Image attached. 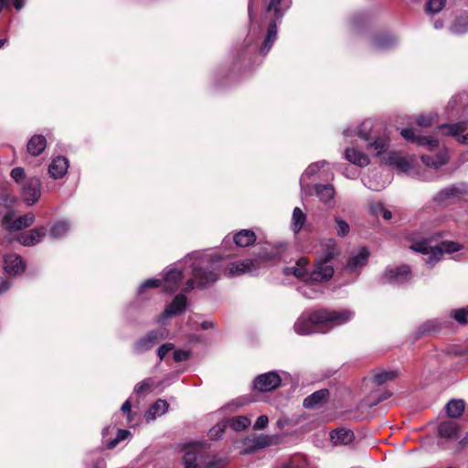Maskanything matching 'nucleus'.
<instances>
[{
	"label": "nucleus",
	"mask_w": 468,
	"mask_h": 468,
	"mask_svg": "<svg viewBox=\"0 0 468 468\" xmlns=\"http://www.w3.org/2000/svg\"><path fill=\"white\" fill-rule=\"evenodd\" d=\"M351 309H319L303 313L294 323V331L301 335L316 333L325 334L335 327L344 325L354 319Z\"/></svg>",
	"instance_id": "f257e3e1"
},
{
	"label": "nucleus",
	"mask_w": 468,
	"mask_h": 468,
	"mask_svg": "<svg viewBox=\"0 0 468 468\" xmlns=\"http://www.w3.org/2000/svg\"><path fill=\"white\" fill-rule=\"evenodd\" d=\"M226 258L214 252L188 254L185 261L190 262L193 277L187 280L185 292H189L196 287L202 289L216 282L223 271Z\"/></svg>",
	"instance_id": "f03ea898"
},
{
	"label": "nucleus",
	"mask_w": 468,
	"mask_h": 468,
	"mask_svg": "<svg viewBox=\"0 0 468 468\" xmlns=\"http://www.w3.org/2000/svg\"><path fill=\"white\" fill-rule=\"evenodd\" d=\"M432 233H425L421 239H412L413 243L410 246L412 250L422 253L427 257L424 258V264L427 268H433L442 258L443 253H453L461 250L463 246L455 241H442L439 245H432Z\"/></svg>",
	"instance_id": "7ed1b4c3"
},
{
	"label": "nucleus",
	"mask_w": 468,
	"mask_h": 468,
	"mask_svg": "<svg viewBox=\"0 0 468 468\" xmlns=\"http://www.w3.org/2000/svg\"><path fill=\"white\" fill-rule=\"evenodd\" d=\"M184 468H219L222 461L215 455L205 454L200 446L191 444L185 447Z\"/></svg>",
	"instance_id": "20e7f679"
},
{
	"label": "nucleus",
	"mask_w": 468,
	"mask_h": 468,
	"mask_svg": "<svg viewBox=\"0 0 468 468\" xmlns=\"http://www.w3.org/2000/svg\"><path fill=\"white\" fill-rule=\"evenodd\" d=\"M468 195V185L464 182L451 185L432 198V201L440 207H446L460 200L463 196Z\"/></svg>",
	"instance_id": "39448f33"
},
{
	"label": "nucleus",
	"mask_w": 468,
	"mask_h": 468,
	"mask_svg": "<svg viewBox=\"0 0 468 468\" xmlns=\"http://www.w3.org/2000/svg\"><path fill=\"white\" fill-rule=\"evenodd\" d=\"M412 279L410 267L400 265L396 267H387L380 277L382 283H388L395 286L404 285Z\"/></svg>",
	"instance_id": "423d86ee"
},
{
	"label": "nucleus",
	"mask_w": 468,
	"mask_h": 468,
	"mask_svg": "<svg viewBox=\"0 0 468 468\" xmlns=\"http://www.w3.org/2000/svg\"><path fill=\"white\" fill-rule=\"evenodd\" d=\"M167 337V331L165 328L154 329L148 332L144 336L138 339L133 346L135 354H143L152 349L156 344Z\"/></svg>",
	"instance_id": "0eeeda50"
},
{
	"label": "nucleus",
	"mask_w": 468,
	"mask_h": 468,
	"mask_svg": "<svg viewBox=\"0 0 468 468\" xmlns=\"http://www.w3.org/2000/svg\"><path fill=\"white\" fill-rule=\"evenodd\" d=\"M401 136L408 142L416 144L419 146L426 147L432 151L439 145V140L432 135L425 136L417 134V131L413 128H404L400 131Z\"/></svg>",
	"instance_id": "6e6552de"
},
{
	"label": "nucleus",
	"mask_w": 468,
	"mask_h": 468,
	"mask_svg": "<svg viewBox=\"0 0 468 468\" xmlns=\"http://www.w3.org/2000/svg\"><path fill=\"white\" fill-rule=\"evenodd\" d=\"M282 379L280 375L275 371L258 376L254 382V388L260 392H269L277 388L281 385Z\"/></svg>",
	"instance_id": "1a4fd4ad"
},
{
	"label": "nucleus",
	"mask_w": 468,
	"mask_h": 468,
	"mask_svg": "<svg viewBox=\"0 0 468 468\" xmlns=\"http://www.w3.org/2000/svg\"><path fill=\"white\" fill-rule=\"evenodd\" d=\"M467 128L465 122L456 123H442L436 127L435 132L441 133L443 135L457 137V141L463 144H468V133L464 135H460Z\"/></svg>",
	"instance_id": "9d476101"
},
{
	"label": "nucleus",
	"mask_w": 468,
	"mask_h": 468,
	"mask_svg": "<svg viewBox=\"0 0 468 468\" xmlns=\"http://www.w3.org/2000/svg\"><path fill=\"white\" fill-rule=\"evenodd\" d=\"M41 195V182L37 177L28 178L22 187V197L27 206L35 204Z\"/></svg>",
	"instance_id": "9b49d317"
},
{
	"label": "nucleus",
	"mask_w": 468,
	"mask_h": 468,
	"mask_svg": "<svg viewBox=\"0 0 468 468\" xmlns=\"http://www.w3.org/2000/svg\"><path fill=\"white\" fill-rule=\"evenodd\" d=\"M275 437L267 435V434H260L253 438H248L244 441V449L242 453L250 454L257 451L262 450L266 447H269L274 443Z\"/></svg>",
	"instance_id": "f8f14e48"
},
{
	"label": "nucleus",
	"mask_w": 468,
	"mask_h": 468,
	"mask_svg": "<svg viewBox=\"0 0 468 468\" xmlns=\"http://www.w3.org/2000/svg\"><path fill=\"white\" fill-rule=\"evenodd\" d=\"M369 250L363 247L360 248L357 252L353 253L348 259L346 270L350 273H357L364 267L369 259Z\"/></svg>",
	"instance_id": "ddd939ff"
},
{
	"label": "nucleus",
	"mask_w": 468,
	"mask_h": 468,
	"mask_svg": "<svg viewBox=\"0 0 468 468\" xmlns=\"http://www.w3.org/2000/svg\"><path fill=\"white\" fill-rule=\"evenodd\" d=\"M335 273L334 267L328 261L316 260L315 267L310 273L311 280L323 282L329 281Z\"/></svg>",
	"instance_id": "4468645a"
},
{
	"label": "nucleus",
	"mask_w": 468,
	"mask_h": 468,
	"mask_svg": "<svg viewBox=\"0 0 468 468\" xmlns=\"http://www.w3.org/2000/svg\"><path fill=\"white\" fill-rule=\"evenodd\" d=\"M373 130V122L370 120H365L356 128H347L344 130L343 134L345 137H358L364 144H366L371 137Z\"/></svg>",
	"instance_id": "2eb2a0df"
},
{
	"label": "nucleus",
	"mask_w": 468,
	"mask_h": 468,
	"mask_svg": "<svg viewBox=\"0 0 468 468\" xmlns=\"http://www.w3.org/2000/svg\"><path fill=\"white\" fill-rule=\"evenodd\" d=\"M389 146V140L386 134L374 135L366 144V150L376 156L384 154Z\"/></svg>",
	"instance_id": "dca6fc26"
},
{
	"label": "nucleus",
	"mask_w": 468,
	"mask_h": 468,
	"mask_svg": "<svg viewBox=\"0 0 468 468\" xmlns=\"http://www.w3.org/2000/svg\"><path fill=\"white\" fill-rule=\"evenodd\" d=\"M25 262L19 255L10 253L4 256V271L8 275H18L25 271Z\"/></svg>",
	"instance_id": "f3484780"
},
{
	"label": "nucleus",
	"mask_w": 468,
	"mask_h": 468,
	"mask_svg": "<svg viewBox=\"0 0 468 468\" xmlns=\"http://www.w3.org/2000/svg\"><path fill=\"white\" fill-rule=\"evenodd\" d=\"M448 326V322L442 319H431L422 323L415 332L416 337L431 335Z\"/></svg>",
	"instance_id": "a211bd4d"
},
{
	"label": "nucleus",
	"mask_w": 468,
	"mask_h": 468,
	"mask_svg": "<svg viewBox=\"0 0 468 468\" xmlns=\"http://www.w3.org/2000/svg\"><path fill=\"white\" fill-rule=\"evenodd\" d=\"M187 306V299L184 293L177 294L171 303H169L162 314V318H169L178 315L186 310Z\"/></svg>",
	"instance_id": "6ab92c4d"
},
{
	"label": "nucleus",
	"mask_w": 468,
	"mask_h": 468,
	"mask_svg": "<svg viewBox=\"0 0 468 468\" xmlns=\"http://www.w3.org/2000/svg\"><path fill=\"white\" fill-rule=\"evenodd\" d=\"M46 235L44 227L35 228L27 233L19 234L16 240L23 246L30 247L39 243Z\"/></svg>",
	"instance_id": "aec40b11"
},
{
	"label": "nucleus",
	"mask_w": 468,
	"mask_h": 468,
	"mask_svg": "<svg viewBox=\"0 0 468 468\" xmlns=\"http://www.w3.org/2000/svg\"><path fill=\"white\" fill-rule=\"evenodd\" d=\"M338 254L336 240L326 239L321 241L316 260L330 262Z\"/></svg>",
	"instance_id": "412c9836"
},
{
	"label": "nucleus",
	"mask_w": 468,
	"mask_h": 468,
	"mask_svg": "<svg viewBox=\"0 0 468 468\" xmlns=\"http://www.w3.org/2000/svg\"><path fill=\"white\" fill-rule=\"evenodd\" d=\"M69 160L64 156H57L48 165V173L54 179L62 178L68 172Z\"/></svg>",
	"instance_id": "4be33fe9"
},
{
	"label": "nucleus",
	"mask_w": 468,
	"mask_h": 468,
	"mask_svg": "<svg viewBox=\"0 0 468 468\" xmlns=\"http://www.w3.org/2000/svg\"><path fill=\"white\" fill-rule=\"evenodd\" d=\"M459 426L456 422L445 420L437 427V432L441 440L455 441L458 438Z\"/></svg>",
	"instance_id": "5701e85b"
},
{
	"label": "nucleus",
	"mask_w": 468,
	"mask_h": 468,
	"mask_svg": "<svg viewBox=\"0 0 468 468\" xmlns=\"http://www.w3.org/2000/svg\"><path fill=\"white\" fill-rule=\"evenodd\" d=\"M420 158L425 165L438 169L448 162L449 155L448 151L445 148H442L434 155L422 154Z\"/></svg>",
	"instance_id": "b1692460"
},
{
	"label": "nucleus",
	"mask_w": 468,
	"mask_h": 468,
	"mask_svg": "<svg viewBox=\"0 0 468 468\" xmlns=\"http://www.w3.org/2000/svg\"><path fill=\"white\" fill-rule=\"evenodd\" d=\"M344 156L346 160L360 167H365L370 163L369 157L354 146L346 147Z\"/></svg>",
	"instance_id": "393cba45"
},
{
	"label": "nucleus",
	"mask_w": 468,
	"mask_h": 468,
	"mask_svg": "<svg viewBox=\"0 0 468 468\" xmlns=\"http://www.w3.org/2000/svg\"><path fill=\"white\" fill-rule=\"evenodd\" d=\"M298 291L307 299H315L323 292L321 284L311 278L303 282V284L298 287Z\"/></svg>",
	"instance_id": "a878e982"
},
{
	"label": "nucleus",
	"mask_w": 468,
	"mask_h": 468,
	"mask_svg": "<svg viewBox=\"0 0 468 468\" xmlns=\"http://www.w3.org/2000/svg\"><path fill=\"white\" fill-rule=\"evenodd\" d=\"M277 21L272 19L268 26L267 33L260 48V55L266 56L277 37Z\"/></svg>",
	"instance_id": "bb28decb"
},
{
	"label": "nucleus",
	"mask_w": 468,
	"mask_h": 468,
	"mask_svg": "<svg viewBox=\"0 0 468 468\" xmlns=\"http://www.w3.org/2000/svg\"><path fill=\"white\" fill-rule=\"evenodd\" d=\"M183 279V273L179 269L172 268L164 275V282L166 283L165 291L173 292L179 285Z\"/></svg>",
	"instance_id": "cd10ccee"
},
{
	"label": "nucleus",
	"mask_w": 468,
	"mask_h": 468,
	"mask_svg": "<svg viewBox=\"0 0 468 468\" xmlns=\"http://www.w3.org/2000/svg\"><path fill=\"white\" fill-rule=\"evenodd\" d=\"M253 264V261L250 260L231 262L226 268V275L233 277L250 272L252 271Z\"/></svg>",
	"instance_id": "c85d7f7f"
},
{
	"label": "nucleus",
	"mask_w": 468,
	"mask_h": 468,
	"mask_svg": "<svg viewBox=\"0 0 468 468\" xmlns=\"http://www.w3.org/2000/svg\"><path fill=\"white\" fill-rule=\"evenodd\" d=\"M330 439L334 445H347L352 442L354 433L351 430L339 428L330 432Z\"/></svg>",
	"instance_id": "c756f323"
},
{
	"label": "nucleus",
	"mask_w": 468,
	"mask_h": 468,
	"mask_svg": "<svg viewBox=\"0 0 468 468\" xmlns=\"http://www.w3.org/2000/svg\"><path fill=\"white\" fill-rule=\"evenodd\" d=\"M307 260L305 258L300 259L295 266L286 267L283 270L285 275L292 274L303 282L310 279V273L306 269Z\"/></svg>",
	"instance_id": "7c9ffc66"
},
{
	"label": "nucleus",
	"mask_w": 468,
	"mask_h": 468,
	"mask_svg": "<svg viewBox=\"0 0 468 468\" xmlns=\"http://www.w3.org/2000/svg\"><path fill=\"white\" fill-rule=\"evenodd\" d=\"M326 161L322 160L318 162L312 163L308 165V167L304 170L300 177V186L303 191H307L309 188L308 180L312 178L321 168L324 166Z\"/></svg>",
	"instance_id": "2f4dec72"
},
{
	"label": "nucleus",
	"mask_w": 468,
	"mask_h": 468,
	"mask_svg": "<svg viewBox=\"0 0 468 468\" xmlns=\"http://www.w3.org/2000/svg\"><path fill=\"white\" fill-rule=\"evenodd\" d=\"M386 163L400 172H409L412 167L411 163L406 157L396 152H390L388 154Z\"/></svg>",
	"instance_id": "473e14b6"
},
{
	"label": "nucleus",
	"mask_w": 468,
	"mask_h": 468,
	"mask_svg": "<svg viewBox=\"0 0 468 468\" xmlns=\"http://www.w3.org/2000/svg\"><path fill=\"white\" fill-rule=\"evenodd\" d=\"M316 196L325 205L332 206L334 204L335 188L331 184H318L314 187Z\"/></svg>",
	"instance_id": "72a5a7b5"
},
{
	"label": "nucleus",
	"mask_w": 468,
	"mask_h": 468,
	"mask_svg": "<svg viewBox=\"0 0 468 468\" xmlns=\"http://www.w3.org/2000/svg\"><path fill=\"white\" fill-rule=\"evenodd\" d=\"M329 396L327 389H320L314 392L303 399V407L313 409L326 402Z\"/></svg>",
	"instance_id": "f704fd0d"
},
{
	"label": "nucleus",
	"mask_w": 468,
	"mask_h": 468,
	"mask_svg": "<svg viewBox=\"0 0 468 468\" xmlns=\"http://www.w3.org/2000/svg\"><path fill=\"white\" fill-rule=\"evenodd\" d=\"M47 146L45 136L40 134L33 135L27 143V152L33 156H38Z\"/></svg>",
	"instance_id": "c9c22d12"
},
{
	"label": "nucleus",
	"mask_w": 468,
	"mask_h": 468,
	"mask_svg": "<svg viewBox=\"0 0 468 468\" xmlns=\"http://www.w3.org/2000/svg\"><path fill=\"white\" fill-rule=\"evenodd\" d=\"M233 240L238 247H248L256 240L255 233L250 229H241L233 237Z\"/></svg>",
	"instance_id": "e433bc0d"
},
{
	"label": "nucleus",
	"mask_w": 468,
	"mask_h": 468,
	"mask_svg": "<svg viewBox=\"0 0 468 468\" xmlns=\"http://www.w3.org/2000/svg\"><path fill=\"white\" fill-rule=\"evenodd\" d=\"M274 468H315L303 456H296L288 461L277 463Z\"/></svg>",
	"instance_id": "4c0bfd02"
},
{
	"label": "nucleus",
	"mask_w": 468,
	"mask_h": 468,
	"mask_svg": "<svg viewBox=\"0 0 468 468\" xmlns=\"http://www.w3.org/2000/svg\"><path fill=\"white\" fill-rule=\"evenodd\" d=\"M465 408V402L463 399H451L445 406L448 417L457 419L461 417Z\"/></svg>",
	"instance_id": "58836bf2"
},
{
	"label": "nucleus",
	"mask_w": 468,
	"mask_h": 468,
	"mask_svg": "<svg viewBox=\"0 0 468 468\" xmlns=\"http://www.w3.org/2000/svg\"><path fill=\"white\" fill-rule=\"evenodd\" d=\"M35 222V215L28 212L16 218L9 227V231H17L30 227Z\"/></svg>",
	"instance_id": "ea45409f"
},
{
	"label": "nucleus",
	"mask_w": 468,
	"mask_h": 468,
	"mask_svg": "<svg viewBox=\"0 0 468 468\" xmlns=\"http://www.w3.org/2000/svg\"><path fill=\"white\" fill-rule=\"evenodd\" d=\"M168 403L165 399H157L150 408V410L145 413V418L147 420H154L155 415L161 416L165 414L168 410Z\"/></svg>",
	"instance_id": "a19ab883"
},
{
	"label": "nucleus",
	"mask_w": 468,
	"mask_h": 468,
	"mask_svg": "<svg viewBox=\"0 0 468 468\" xmlns=\"http://www.w3.org/2000/svg\"><path fill=\"white\" fill-rule=\"evenodd\" d=\"M70 227L69 222L66 220H59L50 228L49 235L56 239H62L69 232Z\"/></svg>",
	"instance_id": "79ce46f5"
},
{
	"label": "nucleus",
	"mask_w": 468,
	"mask_h": 468,
	"mask_svg": "<svg viewBox=\"0 0 468 468\" xmlns=\"http://www.w3.org/2000/svg\"><path fill=\"white\" fill-rule=\"evenodd\" d=\"M395 43V38L388 34H379L373 37L372 45L378 49L389 48Z\"/></svg>",
	"instance_id": "37998d69"
},
{
	"label": "nucleus",
	"mask_w": 468,
	"mask_h": 468,
	"mask_svg": "<svg viewBox=\"0 0 468 468\" xmlns=\"http://www.w3.org/2000/svg\"><path fill=\"white\" fill-rule=\"evenodd\" d=\"M399 375L397 370H383L376 372L373 376V381L376 385H383L394 380Z\"/></svg>",
	"instance_id": "c03bdc74"
},
{
	"label": "nucleus",
	"mask_w": 468,
	"mask_h": 468,
	"mask_svg": "<svg viewBox=\"0 0 468 468\" xmlns=\"http://www.w3.org/2000/svg\"><path fill=\"white\" fill-rule=\"evenodd\" d=\"M451 30L455 34H464L468 32V16L461 15L456 17L451 27Z\"/></svg>",
	"instance_id": "a18cd8bd"
},
{
	"label": "nucleus",
	"mask_w": 468,
	"mask_h": 468,
	"mask_svg": "<svg viewBox=\"0 0 468 468\" xmlns=\"http://www.w3.org/2000/svg\"><path fill=\"white\" fill-rule=\"evenodd\" d=\"M450 317L462 324H468V305L459 309H452Z\"/></svg>",
	"instance_id": "49530a36"
},
{
	"label": "nucleus",
	"mask_w": 468,
	"mask_h": 468,
	"mask_svg": "<svg viewBox=\"0 0 468 468\" xmlns=\"http://www.w3.org/2000/svg\"><path fill=\"white\" fill-rule=\"evenodd\" d=\"M305 214L299 207H295L292 212V229L298 232L305 222Z\"/></svg>",
	"instance_id": "de8ad7c7"
},
{
	"label": "nucleus",
	"mask_w": 468,
	"mask_h": 468,
	"mask_svg": "<svg viewBox=\"0 0 468 468\" xmlns=\"http://www.w3.org/2000/svg\"><path fill=\"white\" fill-rule=\"evenodd\" d=\"M251 421L247 416H238L229 421L232 430L239 431L250 425Z\"/></svg>",
	"instance_id": "09e8293b"
},
{
	"label": "nucleus",
	"mask_w": 468,
	"mask_h": 468,
	"mask_svg": "<svg viewBox=\"0 0 468 468\" xmlns=\"http://www.w3.org/2000/svg\"><path fill=\"white\" fill-rule=\"evenodd\" d=\"M282 0H269L267 2L266 9L268 12H273V19L281 20L283 16V12L281 9Z\"/></svg>",
	"instance_id": "8fccbe9b"
},
{
	"label": "nucleus",
	"mask_w": 468,
	"mask_h": 468,
	"mask_svg": "<svg viewBox=\"0 0 468 468\" xmlns=\"http://www.w3.org/2000/svg\"><path fill=\"white\" fill-rule=\"evenodd\" d=\"M446 0H429L426 3L425 10L428 13L436 14L443 9Z\"/></svg>",
	"instance_id": "3c124183"
},
{
	"label": "nucleus",
	"mask_w": 468,
	"mask_h": 468,
	"mask_svg": "<svg viewBox=\"0 0 468 468\" xmlns=\"http://www.w3.org/2000/svg\"><path fill=\"white\" fill-rule=\"evenodd\" d=\"M131 436V432L128 431V430H122V429H119L117 431V435L114 439L111 440L108 443H107V448L108 449H113L117 446V444L127 439L128 437Z\"/></svg>",
	"instance_id": "603ef678"
},
{
	"label": "nucleus",
	"mask_w": 468,
	"mask_h": 468,
	"mask_svg": "<svg viewBox=\"0 0 468 468\" xmlns=\"http://www.w3.org/2000/svg\"><path fill=\"white\" fill-rule=\"evenodd\" d=\"M437 117V114H434L432 112L420 115L416 118V124L420 127H428L431 125Z\"/></svg>",
	"instance_id": "864d4df0"
},
{
	"label": "nucleus",
	"mask_w": 468,
	"mask_h": 468,
	"mask_svg": "<svg viewBox=\"0 0 468 468\" xmlns=\"http://www.w3.org/2000/svg\"><path fill=\"white\" fill-rule=\"evenodd\" d=\"M467 100V94L465 92L459 93L453 96L447 105V111L451 112L455 110L459 105L463 104Z\"/></svg>",
	"instance_id": "5fc2aeb1"
},
{
	"label": "nucleus",
	"mask_w": 468,
	"mask_h": 468,
	"mask_svg": "<svg viewBox=\"0 0 468 468\" xmlns=\"http://www.w3.org/2000/svg\"><path fill=\"white\" fill-rule=\"evenodd\" d=\"M153 379L151 378H144L143 381L139 382L134 387V392L141 396L145 391L149 390L153 385Z\"/></svg>",
	"instance_id": "6e6d98bb"
},
{
	"label": "nucleus",
	"mask_w": 468,
	"mask_h": 468,
	"mask_svg": "<svg viewBox=\"0 0 468 468\" xmlns=\"http://www.w3.org/2000/svg\"><path fill=\"white\" fill-rule=\"evenodd\" d=\"M335 223H336V232L337 235L340 237H345L349 233L350 228L346 221L342 219L339 217L335 218Z\"/></svg>",
	"instance_id": "4d7b16f0"
},
{
	"label": "nucleus",
	"mask_w": 468,
	"mask_h": 468,
	"mask_svg": "<svg viewBox=\"0 0 468 468\" xmlns=\"http://www.w3.org/2000/svg\"><path fill=\"white\" fill-rule=\"evenodd\" d=\"M162 281L159 279H148L144 281L138 288L137 293L142 294L146 289L157 288L161 285Z\"/></svg>",
	"instance_id": "13d9d810"
},
{
	"label": "nucleus",
	"mask_w": 468,
	"mask_h": 468,
	"mask_svg": "<svg viewBox=\"0 0 468 468\" xmlns=\"http://www.w3.org/2000/svg\"><path fill=\"white\" fill-rule=\"evenodd\" d=\"M191 351L188 349L174 350L173 358L176 362L186 361L190 358Z\"/></svg>",
	"instance_id": "bf43d9fd"
},
{
	"label": "nucleus",
	"mask_w": 468,
	"mask_h": 468,
	"mask_svg": "<svg viewBox=\"0 0 468 468\" xmlns=\"http://www.w3.org/2000/svg\"><path fill=\"white\" fill-rule=\"evenodd\" d=\"M174 344L172 343H165L161 345L156 351L157 356L160 360H163L165 356L172 350H174Z\"/></svg>",
	"instance_id": "052dcab7"
},
{
	"label": "nucleus",
	"mask_w": 468,
	"mask_h": 468,
	"mask_svg": "<svg viewBox=\"0 0 468 468\" xmlns=\"http://www.w3.org/2000/svg\"><path fill=\"white\" fill-rule=\"evenodd\" d=\"M15 212L14 210H8L2 218L1 225L5 229L9 230V227L12 225V222L15 220Z\"/></svg>",
	"instance_id": "680f3d73"
},
{
	"label": "nucleus",
	"mask_w": 468,
	"mask_h": 468,
	"mask_svg": "<svg viewBox=\"0 0 468 468\" xmlns=\"http://www.w3.org/2000/svg\"><path fill=\"white\" fill-rule=\"evenodd\" d=\"M268 423H269L268 417L266 415H261L256 420V421L253 425V429L254 430H263L267 427Z\"/></svg>",
	"instance_id": "e2e57ef3"
},
{
	"label": "nucleus",
	"mask_w": 468,
	"mask_h": 468,
	"mask_svg": "<svg viewBox=\"0 0 468 468\" xmlns=\"http://www.w3.org/2000/svg\"><path fill=\"white\" fill-rule=\"evenodd\" d=\"M10 176L11 177L18 182L19 180H21L24 176H25V171H24V168L22 167H15L11 170V173H10Z\"/></svg>",
	"instance_id": "0e129e2a"
},
{
	"label": "nucleus",
	"mask_w": 468,
	"mask_h": 468,
	"mask_svg": "<svg viewBox=\"0 0 468 468\" xmlns=\"http://www.w3.org/2000/svg\"><path fill=\"white\" fill-rule=\"evenodd\" d=\"M224 432V428L220 425H216L209 431V436L213 439H217Z\"/></svg>",
	"instance_id": "69168bd1"
},
{
	"label": "nucleus",
	"mask_w": 468,
	"mask_h": 468,
	"mask_svg": "<svg viewBox=\"0 0 468 468\" xmlns=\"http://www.w3.org/2000/svg\"><path fill=\"white\" fill-rule=\"evenodd\" d=\"M11 287V282L7 280H5L3 278L0 279V294L5 293L7 292Z\"/></svg>",
	"instance_id": "338daca9"
},
{
	"label": "nucleus",
	"mask_w": 468,
	"mask_h": 468,
	"mask_svg": "<svg viewBox=\"0 0 468 468\" xmlns=\"http://www.w3.org/2000/svg\"><path fill=\"white\" fill-rule=\"evenodd\" d=\"M131 410H132V404L130 402L129 399H127L121 407V410L124 413V414H130L131 413Z\"/></svg>",
	"instance_id": "774afa93"
}]
</instances>
